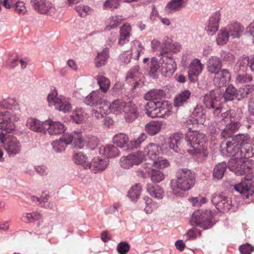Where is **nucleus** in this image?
<instances>
[{
    "instance_id": "72a5a7b5",
    "label": "nucleus",
    "mask_w": 254,
    "mask_h": 254,
    "mask_svg": "<svg viewBox=\"0 0 254 254\" xmlns=\"http://www.w3.org/2000/svg\"><path fill=\"white\" fill-rule=\"evenodd\" d=\"M227 30L228 31L230 36L234 39L240 37L242 33L244 30V28L239 23L234 22L228 26Z\"/></svg>"
},
{
    "instance_id": "0eeeda50",
    "label": "nucleus",
    "mask_w": 254,
    "mask_h": 254,
    "mask_svg": "<svg viewBox=\"0 0 254 254\" xmlns=\"http://www.w3.org/2000/svg\"><path fill=\"white\" fill-rule=\"evenodd\" d=\"M71 143L73 147L78 149L84 146V142L82 140L81 135L79 132L73 133H65L64 137L59 140H55L52 143L53 149L57 152L64 150L67 144Z\"/></svg>"
},
{
    "instance_id": "dca6fc26",
    "label": "nucleus",
    "mask_w": 254,
    "mask_h": 254,
    "mask_svg": "<svg viewBox=\"0 0 254 254\" xmlns=\"http://www.w3.org/2000/svg\"><path fill=\"white\" fill-rule=\"evenodd\" d=\"M211 202L219 210H228L229 209L228 198L222 193H214L211 196Z\"/></svg>"
},
{
    "instance_id": "f8f14e48",
    "label": "nucleus",
    "mask_w": 254,
    "mask_h": 254,
    "mask_svg": "<svg viewBox=\"0 0 254 254\" xmlns=\"http://www.w3.org/2000/svg\"><path fill=\"white\" fill-rule=\"evenodd\" d=\"M84 103L90 106L93 108H98V107H106L108 108L106 101L103 99V95L99 93L93 92L87 96L84 99Z\"/></svg>"
},
{
    "instance_id": "a878e982",
    "label": "nucleus",
    "mask_w": 254,
    "mask_h": 254,
    "mask_svg": "<svg viewBox=\"0 0 254 254\" xmlns=\"http://www.w3.org/2000/svg\"><path fill=\"white\" fill-rule=\"evenodd\" d=\"M220 17V13L216 12L210 17L206 29L208 34L213 35L218 30Z\"/></svg>"
},
{
    "instance_id": "5701e85b",
    "label": "nucleus",
    "mask_w": 254,
    "mask_h": 254,
    "mask_svg": "<svg viewBox=\"0 0 254 254\" xmlns=\"http://www.w3.org/2000/svg\"><path fill=\"white\" fill-rule=\"evenodd\" d=\"M226 144V151L229 155L234 157L236 161L244 159V157L243 156L244 154L241 153V146H237L236 141H228Z\"/></svg>"
},
{
    "instance_id": "de8ad7c7",
    "label": "nucleus",
    "mask_w": 254,
    "mask_h": 254,
    "mask_svg": "<svg viewBox=\"0 0 254 254\" xmlns=\"http://www.w3.org/2000/svg\"><path fill=\"white\" fill-rule=\"evenodd\" d=\"M241 153L244 159H248L254 155V143H246L241 146Z\"/></svg>"
},
{
    "instance_id": "c85d7f7f",
    "label": "nucleus",
    "mask_w": 254,
    "mask_h": 254,
    "mask_svg": "<svg viewBox=\"0 0 254 254\" xmlns=\"http://www.w3.org/2000/svg\"><path fill=\"white\" fill-rule=\"evenodd\" d=\"M107 160L100 158L99 157L94 158L92 162L89 161V164H91L90 169L94 173H96L98 171L104 170L108 165Z\"/></svg>"
},
{
    "instance_id": "bb28decb",
    "label": "nucleus",
    "mask_w": 254,
    "mask_h": 254,
    "mask_svg": "<svg viewBox=\"0 0 254 254\" xmlns=\"http://www.w3.org/2000/svg\"><path fill=\"white\" fill-rule=\"evenodd\" d=\"M222 66V61L218 57L212 56L208 59L207 64V69L210 73H217L218 72L220 71Z\"/></svg>"
},
{
    "instance_id": "1a4fd4ad",
    "label": "nucleus",
    "mask_w": 254,
    "mask_h": 254,
    "mask_svg": "<svg viewBox=\"0 0 254 254\" xmlns=\"http://www.w3.org/2000/svg\"><path fill=\"white\" fill-rule=\"evenodd\" d=\"M210 211L205 210H198L192 215L190 222L192 225L200 226L204 229L211 227Z\"/></svg>"
},
{
    "instance_id": "f03ea898",
    "label": "nucleus",
    "mask_w": 254,
    "mask_h": 254,
    "mask_svg": "<svg viewBox=\"0 0 254 254\" xmlns=\"http://www.w3.org/2000/svg\"><path fill=\"white\" fill-rule=\"evenodd\" d=\"M15 128L14 124L11 121L9 112L0 114V146L4 148L10 157L19 154L21 150V144L17 138L6 133L14 130Z\"/></svg>"
},
{
    "instance_id": "79ce46f5",
    "label": "nucleus",
    "mask_w": 254,
    "mask_h": 254,
    "mask_svg": "<svg viewBox=\"0 0 254 254\" xmlns=\"http://www.w3.org/2000/svg\"><path fill=\"white\" fill-rule=\"evenodd\" d=\"M227 169L225 162H221L216 164L213 169V176L217 180L221 179Z\"/></svg>"
},
{
    "instance_id": "4468645a",
    "label": "nucleus",
    "mask_w": 254,
    "mask_h": 254,
    "mask_svg": "<svg viewBox=\"0 0 254 254\" xmlns=\"http://www.w3.org/2000/svg\"><path fill=\"white\" fill-rule=\"evenodd\" d=\"M143 50V48L141 46V43L139 41L135 40L133 42V45L131 48V56L127 53H124L122 56V60L126 64L130 62L131 57L134 56V59L138 60Z\"/></svg>"
},
{
    "instance_id": "680f3d73",
    "label": "nucleus",
    "mask_w": 254,
    "mask_h": 254,
    "mask_svg": "<svg viewBox=\"0 0 254 254\" xmlns=\"http://www.w3.org/2000/svg\"><path fill=\"white\" fill-rule=\"evenodd\" d=\"M84 143H86V145L91 150H94L98 145L99 140L98 138L95 136H92L88 138V140L84 141Z\"/></svg>"
},
{
    "instance_id": "c03bdc74",
    "label": "nucleus",
    "mask_w": 254,
    "mask_h": 254,
    "mask_svg": "<svg viewBox=\"0 0 254 254\" xmlns=\"http://www.w3.org/2000/svg\"><path fill=\"white\" fill-rule=\"evenodd\" d=\"M223 97L225 101H230L235 98L238 99L237 90L232 85L228 86L223 93Z\"/></svg>"
},
{
    "instance_id": "37998d69",
    "label": "nucleus",
    "mask_w": 254,
    "mask_h": 254,
    "mask_svg": "<svg viewBox=\"0 0 254 254\" xmlns=\"http://www.w3.org/2000/svg\"><path fill=\"white\" fill-rule=\"evenodd\" d=\"M190 92L186 90L182 92L175 99L174 105L176 107H179L183 105L187 100L190 97Z\"/></svg>"
},
{
    "instance_id": "20e7f679",
    "label": "nucleus",
    "mask_w": 254,
    "mask_h": 254,
    "mask_svg": "<svg viewBox=\"0 0 254 254\" xmlns=\"http://www.w3.org/2000/svg\"><path fill=\"white\" fill-rule=\"evenodd\" d=\"M177 67L174 59L172 56L163 55L158 60L153 57L151 60L149 75L153 78H157L160 73L164 76L174 73Z\"/></svg>"
},
{
    "instance_id": "423d86ee",
    "label": "nucleus",
    "mask_w": 254,
    "mask_h": 254,
    "mask_svg": "<svg viewBox=\"0 0 254 254\" xmlns=\"http://www.w3.org/2000/svg\"><path fill=\"white\" fill-rule=\"evenodd\" d=\"M172 106L168 101H148L145 110L148 117L167 118L171 114Z\"/></svg>"
},
{
    "instance_id": "603ef678",
    "label": "nucleus",
    "mask_w": 254,
    "mask_h": 254,
    "mask_svg": "<svg viewBox=\"0 0 254 254\" xmlns=\"http://www.w3.org/2000/svg\"><path fill=\"white\" fill-rule=\"evenodd\" d=\"M253 80L252 75L250 74L245 73H239L235 78V82L237 84H247Z\"/></svg>"
},
{
    "instance_id": "8fccbe9b",
    "label": "nucleus",
    "mask_w": 254,
    "mask_h": 254,
    "mask_svg": "<svg viewBox=\"0 0 254 254\" xmlns=\"http://www.w3.org/2000/svg\"><path fill=\"white\" fill-rule=\"evenodd\" d=\"M229 37L230 36L227 29L226 28H222L219 32L216 38L217 44L219 45L226 44L228 41Z\"/></svg>"
},
{
    "instance_id": "5fc2aeb1",
    "label": "nucleus",
    "mask_w": 254,
    "mask_h": 254,
    "mask_svg": "<svg viewBox=\"0 0 254 254\" xmlns=\"http://www.w3.org/2000/svg\"><path fill=\"white\" fill-rule=\"evenodd\" d=\"M154 166L160 169H164L170 166V162L168 160L162 157H158L157 159L151 163Z\"/></svg>"
},
{
    "instance_id": "0e129e2a",
    "label": "nucleus",
    "mask_w": 254,
    "mask_h": 254,
    "mask_svg": "<svg viewBox=\"0 0 254 254\" xmlns=\"http://www.w3.org/2000/svg\"><path fill=\"white\" fill-rule=\"evenodd\" d=\"M143 200L145 203L144 210L146 213H151L154 208V204L152 203V199L148 196H145Z\"/></svg>"
},
{
    "instance_id": "ddd939ff",
    "label": "nucleus",
    "mask_w": 254,
    "mask_h": 254,
    "mask_svg": "<svg viewBox=\"0 0 254 254\" xmlns=\"http://www.w3.org/2000/svg\"><path fill=\"white\" fill-rule=\"evenodd\" d=\"M142 161V154L138 151L127 156H123L120 159V165L122 168L128 169L133 165H137Z\"/></svg>"
},
{
    "instance_id": "338daca9",
    "label": "nucleus",
    "mask_w": 254,
    "mask_h": 254,
    "mask_svg": "<svg viewBox=\"0 0 254 254\" xmlns=\"http://www.w3.org/2000/svg\"><path fill=\"white\" fill-rule=\"evenodd\" d=\"M239 251L241 254H251L254 251V247L249 243H246L239 247Z\"/></svg>"
},
{
    "instance_id": "c756f323",
    "label": "nucleus",
    "mask_w": 254,
    "mask_h": 254,
    "mask_svg": "<svg viewBox=\"0 0 254 254\" xmlns=\"http://www.w3.org/2000/svg\"><path fill=\"white\" fill-rule=\"evenodd\" d=\"M127 103L123 102L121 100H115L112 104L107 103L109 108V114L112 112L115 114H119L124 112V107L126 106Z\"/></svg>"
},
{
    "instance_id": "09e8293b",
    "label": "nucleus",
    "mask_w": 254,
    "mask_h": 254,
    "mask_svg": "<svg viewBox=\"0 0 254 254\" xmlns=\"http://www.w3.org/2000/svg\"><path fill=\"white\" fill-rule=\"evenodd\" d=\"M142 188L140 184H136L133 186L128 191V196L132 201H136L138 199Z\"/></svg>"
},
{
    "instance_id": "9d476101",
    "label": "nucleus",
    "mask_w": 254,
    "mask_h": 254,
    "mask_svg": "<svg viewBox=\"0 0 254 254\" xmlns=\"http://www.w3.org/2000/svg\"><path fill=\"white\" fill-rule=\"evenodd\" d=\"M47 101L50 106H54L60 111L66 113L71 109L70 104L65 98L62 99L58 97V93L56 90L48 94Z\"/></svg>"
},
{
    "instance_id": "774afa93",
    "label": "nucleus",
    "mask_w": 254,
    "mask_h": 254,
    "mask_svg": "<svg viewBox=\"0 0 254 254\" xmlns=\"http://www.w3.org/2000/svg\"><path fill=\"white\" fill-rule=\"evenodd\" d=\"M120 0H107L104 2L103 7L104 9H114L117 8L119 5Z\"/></svg>"
},
{
    "instance_id": "7c9ffc66",
    "label": "nucleus",
    "mask_w": 254,
    "mask_h": 254,
    "mask_svg": "<svg viewBox=\"0 0 254 254\" xmlns=\"http://www.w3.org/2000/svg\"><path fill=\"white\" fill-rule=\"evenodd\" d=\"M147 191L150 195L158 199H162L164 196V190L159 186L149 184L146 187Z\"/></svg>"
},
{
    "instance_id": "864d4df0",
    "label": "nucleus",
    "mask_w": 254,
    "mask_h": 254,
    "mask_svg": "<svg viewBox=\"0 0 254 254\" xmlns=\"http://www.w3.org/2000/svg\"><path fill=\"white\" fill-rule=\"evenodd\" d=\"M98 84L101 90L105 93L109 89L110 86L109 79L103 76H100L97 78Z\"/></svg>"
},
{
    "instance_id": "39448f33",
    "label": "nucleus",
    "mask_w": 254,
    "mask_h": 254,
    "mask_svg": "<svg viewBox=\"0 0 254 254\" xmlns=\"http://www.w3.org/2000/svg\"><path fill=\"white\" fill-rule=\"evenodd\" d=\"M195 174L187 169H180L176 173V179L171 181L170 186L173 192L177 196H181L180 190H190L195 183Z\"/></svg>"
},
{
    "instance_id": "a19ab883",
    "label": "nucleus",
    "mask_w": 254,
    "mask_h": 254,
    "mask_svg": "<svg viewBox=\"0 0 254 254\" xmlns=\"http://www.w3.org/2000/svg\"><path fill=\"white\" fill-rule=\"evenodd\" d=\"M191 118L197 124L202 125L205 120V116L200 108H196L193 110L191 115Z\"/></svg>"
},
{
    "instance_id": "cd10ccee",
    "label": "nucleus",
    "mask_w": 254,
    "mask_h": 254,
    "mask_svg": "<svg viewBox=\"0 0 254 254\" xmlns=\"http://www.w3.org/2000/svg\"><path fill=\"white\" fill-rule=\"evenodd\" d=\"M64 125L59 122L47 121L46 132L48 131L50 135L61 134L65 131Z\"/></svg>"
},
{
    "instance_id": "ea45409f",
    "label": "nucleus",
    "mask_w": 254,
    "mask_h": 254,
    "mask_svg": "<svg viewBox=\"0 0 254 254\" xmlns=\"http://www.w3.org/2000/svg\"><path fill=\"white\" fill-rule=\"evenodd\" d=\"M164 95V92L162 90L153 89L145 94L144 98L149 101H159Z\"/></svg>"
},
{
    "instance_id": "7ed1b4c3",
    "label": "nucleus",
    "mask_w": 254,
    "mask_h": 254,
    "mask_svg": "<svg viewBox=\"0 0 254 254\" xmlns=\"http://www.w3.org/2000/svg\"><path fill=\"white\" fill-rule=\"evenodd\" d=\"M242 125L239 122L233 121L229 113L225 112L221 115V119L218 124V127L221 131V137L224 139L232 137L233 141L236 140L241 142V146L249 143L250 137L247 133H239L234 136Z\"/></svg>"
},
{
    "instance_id": "e2e57ef3",
    "label": "nucleus",
    "mask_w": 254,
    "mask_h": 254,
    "mask_svg": "<svg viewBox=\"0 0 254 254\" xmlns=\"http://www.w3.org/2000/svg\"><path fill=\"white\" fill-rule=\"evenodd\" d=\"M129 245L126 242H122L120 243L118 245L117 248V251L120 254H127L129 251Z\"/></svg>"
},
{
    "instance_id": "58836bf2",
    "label": "nucleus",
    "mask_w": 254,
    "mask_h": 254,
    "mask_svg": "<svg viewBox=\"0 0 254 254\" xmlns=\"http://www.w3.org/2000/svg\"><path fill=\"white\" fill-rule=\"evenodd\" d=\"M162 124L158 121H152L145 126V130L150 135L158 133L161 129Z\"/></svg>"
},
{
    "instance_id": "2f4dec72",
    "label": "nucleus",
    "mask_w": 254,
    "mask_h": 254,
    "mask_svg": "<svg viewBox=\"0 0 254 254\" xmlns=\"http://www.w3.org/2000/svg\"><path fill=\"white\" fill-rule=\"evenodd\" d=\"M100 154L104 155L108 158H113L118 156L120 154L119 149L112 144L107 145L100 147Z\"/></svg>"
},
{
    "instance_id": "9b49d317",
    "label": "nucleus",
    "mask_w": 254,
    "mask_h": 254,
    "mask_svg": "<svg viewBox=\"0 0 254 254\" xmlns=\"http://www.w3.org/2000/svg\"><path fill=\"white\" fill-rule=\"evenodd\" d=\"M234 189L248 198L249 195L254 192V178L248 177L242 180L240 183L235 185Z\"/></svg>"
},
{
    "instance_id": "c9c22d12",
    "label": "nucleus",
    "mask_w": 254,
    "mask_h": 254,
    "mask_svg": "<svg viewBox=\"0 0 254 254\" xmlns=\"http://www.w3.org/2000/svg\"><path fill=\"white\" fill-rule=\"evenodd\" d=\"M188 0H173L166 5L165 10L170 13L172 11H177L184 7Z\"/></svg>"
},
{
    "instance_id": "412c9836",
    "label": "nucleus",
    "mask_w": 254,
    "mask_h": 254,
    "mask_svg": "<svg viewBox=\"0 0 254 254\" xmlns=\"http://www.w3.org/2000/svg\"><path fill=\"white\" fill-rule=\"evenodd\" d=\"M46 126H47V121L41 122L36 119L32 118H29L26 122V126L28 128L35 132L43 133H46Z\"/></svg>"
},
{
    "instance_id": "6ab92c4d",
    "label": "nucleus",
    "mask_w": 254,
    "mask_h": 254,
    "mask_svg": "<svg viewBox=\"0 0 254 254\" xmlns=\"http://www.w3.org/2000/svg\"><path fill=\"white\" fill-rule=\"evenodd\" d=\"M0 108L8 110L5 112H0V114H3L8 112L11 114V117L14 113L18 112L20 109L17 102L14 99L11 98H8L0 101Z\"/></svg>"
},
{
    "instance_id": "e433bc0d",
    "label": "nucleus",
    "mask_w": 254,
    "mask_h": 254,
    "mask_svg": "<svg viewBox=\"0 0 254 254\" xmlns=\"http://www.w3.org/2000/svg\"><path fill=\"white\" fill-rule=\"evenodd\" d=\"M73 161L76 164L82 165L86 169L91 167L87 157L82 152L75 153L73 156Z\"/></svg>"
},
{
    "instance_id": "4be33fe9",
    "label": "nucleus",
    "mask_w": 254,
    "mask_h": 254,
    "mask_svg": "<svg viewBox=\"0 0 254 254\" xmlns=\"http://www.w3.org/2000/svg\"><path fill=\"white\" fill-rule=\"evenodd\" d=\"M125 118L127 122L134 121L138 117V109L135 105L131 102L127 103L124 107Z\"/></svg>"
},
{
    "instance_id": "6e6552de",
    "label": "nucleus",
    "mask_w": 254,
    "mask_h": 254,
    "mask_svg": "<svg viewBox=\"0 0 254 254\" xmlns=\"http://www.w3.org/2000/svg\"><path fill=\"white\" fill-rule=\"evenodd\" d=\"M205 107L210 110L214 115H219L222 109L221 96L218 90H211L204 96L203 100Z\"/></svg>"
},
{
    "instance_id": "13d9d810",
    "label": "nucleus",
    "mask_w": 254,
    "mask_h": 254,
    "mask_svg": "<svg viewBox=\"0 0 254 254\" xmlns=\"http://www.w3.org/2000/svg\"><path fill=\"white\" fill-rule=\"evenodd\" d=\"M167 38L168 40H166L163 44H161L159 56H168V53L170 52V49L173 43H172V40L171 39H169L168 37Z\"/></svg>"
},
{
    "instance_id": "b1692460",
    "label": "nucleus",
    "mask_w": 254,
    "mask_h": 254,
    "mask_svg": "<svg viewBox=\"0 0 254 254\" xmlns=\"http://www.w3.org/2000/svg\"><path fill=\"white\" fill-rule=\"evenodd\" d=\"M2 3L6 8L14 7L15 11L20 14H24L27 11L23 2L20 0H3Z\"/></svg>"
},
{
    "instance_id": "3c124183",
    "label": "nucleus",
    "mask_w": 254,
    "mask_h": 254,
    "mask_svg": "<svg viewBox=\"0 0 254 254\" xmlns=\"http://www.w3.org/2000/svg\"><path fill=\"white\" fill-rule=\"evenodd\" d=\"M109 114V108L106 107H98V108H93L91 111L92 118L97 120L103 119L104 115Z\"/></svg>"
},
{
    "instance_id": "bf43d9fd",
    "label": "nucleus",
    "mask_w": 254,
    "mask_h": 254,
    "mask_svg": "<svg viewBox=\"0 0 254 254\" xmlns=\"http://www.w3.org/2000/svg\"><path fill=\"white\" fill-rule=\"evenodd\" d=\"M146 136L145 133H142L139 135L136 140L130 141L127 145L128 149H132L134 148L138 147L139 145L146 139Z\"/></svg>"
},
{
    "instance_id": "052dcab7",
    "label": "nucleus",
    "mask_w": 254,
    "mask_h": 254,
    "mask_svg": "<svg viewBox=\"0 0 254 254\" xmlns=\"http://www.w3.org/2000/svg\"><path fill=\"white\" fill-rule=\"evenodd\" d=\"M139 66L138 65H135L132 69L129 71L127 75L126 80L130 82V79H132L135 77H138V75L140 74L139 72Z\"/></svg>"
},
{
    "instance_id": "4c0bfd02",
    "label": "nucleus",
    "mask_w": 254,
    "mask_h": 254,
    "mask_svg": "<svg viewBox=\"0 0 254 254\" xmlns=\"http://www.w3.org/2000/svg\"><path fill=\"white\" fill-rule=\"evenodd\" d=\"M109 58V49L104 48L103 51L99 53L95 59V64L97 67H100L106 64L107 60Z\"/></svg>"
},
{
    "instance_id": "2eb2a0df",
    "label": "nucleus",
    "mask_w": 254,
    "mask_h": 254,
    "mask_svg": "<svg viewBox=\"0 0 254 254\" xmlns=\"http://www.w3.org/2000/svg\"><path fill=\"white\" fill-rule=\"evenodd\" d=\"M153 165L151 163H145L143 165V168L146 169L145 173L148 174L151 180L153 183H158L164 180L165 175L160 170L152 168Z\"/></svg>"
},
{
    "instance_id": "a18cd8bd",
    "label": "nucleus",
    "mask_w": 254,
    "mask_h": 254,
    "mask_svg": "<svg viewBox=\"0 0 254 254\" xmlns=\"http://www.w3.org/2000/svg\"><path fill=\"white\" fill-rule=\"evenodd\" d=\"M254 90V86L252 84H248L242 87H240L237 90L238 100H240L245 98L251 93Z\"/></svg>"
},
{
    "instance_id": "aec40b11",
    "label": "nucleus",
    "mask_w": 254,
    "mask_h": 254,
    "mask_svg": "<svg viewBox=\"0 0 254 254\" xmlns=\"http://www.w3.org/2000/svg\"><path fill=\"white\" fill-rule=\"evenodd\" d=\"M161 148L154 144H149L145 149L142 154L146 160H151L152 162L155 161L159 157Z\"/></svg>"
},
{
    "instance_id": "a211bd4d",
    "label": "nucleus",
    "mask_w": 254,
    "mask_h": 254,
    "mask_svg": "<svg viewBox=\"0 0 254 254\" xmlns=\"http://www.w3.org/2000/svg\"><path fill=\"white\" fill-rule=\"evenodd\" d=\"M215 74L213 83L216 87L220 88L226 86L230 81L231 74L227 69H224Z\"/></svg>"
},
{
    "instance_id": "4d7b16f0",
    "label": "nucleus",
    "mask_w": 254,
    "mask_h": 254,
    "mask_svg": "<svg viewBox=\"0 0 254 254\" xmlns=\"http://www.w3.org/2000/svg\"><path fill=\"white\" fill-rule=\"evenodd\" d=\"M122 20L121 16H112L109 19V25L106 27V30H110L117 27L121 23Z\"/></svg>"
},
{
    "instance_id": "49530a36",
    "label": "nucleus",
    "mask_w": 254,
    "mask_h": 254,
    "mask_svg": "<svg viewBox=\"0 0 254 254\" xmlns=\"http://www.w3.org/2000/svg\"><path fill=\"white\" fill-rule=\"evenodd\" d=\"M241 153L244 159H248L254 155V143H246L241 146Z\"/></svg>"
},
{
    "instance_id": "393cba45",
    "label": "nucleus",
    "mask_w": 254,
    "mask_h": 254,
    "mask_svg": "<svg viewBox=\"0 0 254 254\" xmlns=\"http://www.w3.org/2000/svg\"><path fill=\"white\" fill-rule=\"evenodd\" d=\"M31 3L38 12L42 14L47 13L52 8V4L45 0H32Z\"/></svg>"
},
{
    "instance_id": "f257e3e1",
    "label": "nucleus",
    "mask_w": 254,
    "mask_h": 254,
    "mask_svg": "<svg viewBox=\"0 0 254 254\" xmlns=\"http://www.w3.org/2000/svg\"><path fill=\"white\" fill-rule=\"evenodd\" d=\"M186 134L185 139L183 135L178 133L174 134L168 139L167 147L170 148L175 152H178L181 148H187L188 152L192 154H198L201 157H206L208 152L206 151V146L204 134L196 131H190Z\"/></svg>"
},
{
    "instance_id": "f704fd0d",
    "label": "nucleus",
    "mask_w": 254,
    "mask_h": 254,
    "mask_svg": "<svg viewBox=\"0 0 254 254\" xmlns=\"http://www.w3.org/2000/svg\"><path fill=\"white\" fill-rule=\"evenodd\" d=\"M131 31L130 26L128 24H124L120 29V36L119 39V44L123 45L129 41L130 32Z\"/></svg>"
},
{
    "instance_id": "69168bd1",
    "label": "nucleus",
    "mask_w": 254,
    "mask_h": 254,
    "mask_svg": "<svg viewBox=\"0 0 254 254\" xmlns=\"http://www.w3.org/2000/svg\"><path fill=\"white\" fill-rule=\"evenodd\" d=\"M75 9L79 15L82 17L86 16L91 10L89 7L84 5L76 6Z\"/></svg>"
},
{
    "instance_id": "6e6d98bb",
    "label": "nucleus",
    "mask_w": 254,
    "mask_h": 254,
    "mask_svg": "<svg viewBox=\"0 0 254 254\" xmlns=\"http://www.w3.org/2000/svg\"><path fill=\"white\" fill-rule=\"evenodd\" d=\"M250 58L246 56H243L239 60L235 65V68H240V70L245 69L247 66H249Z\"/></svg>"
},
{
    "instance_id": "f3484780",
    "label": "nucleus",
    "mask_w": 254,
    "mask_h": 254,
    "mask_svg": "<svg viewBox=\"0 0 254 254\" xmlns=\"http://www.w3.org/2000/svg\"><path fill=\"white\" fill-rule=\"evenodd\" d=\"M203 65L200 63L199 60L194 59L190 64L188 71L189 78L191 82H194L196 76L202 71Z\"/></svg>"
},
{
    "instance_id": "473e14b6",
    "label": "nucleus",
    "mask_w": 254,
    "mask_h": 254,
    "mask_svg": "<svg viewBox=\"0 0 254 254\" xmlns=\"http://www.w3.org/2000/svg\"><path fill=\"white\" fill-rule=\"evenodd\" d=\"M113 143L119 147H127L125 150H129L127 145L129 143L128 137L127 134L120 133L115 135L113 138Z\"/></svg>"
}]
</instances>
